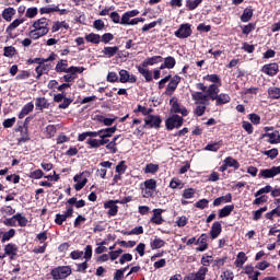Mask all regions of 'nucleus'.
I'll return each instance as SVG.
<instances>
[{
  "label": "nucleus",
  "instance_id": "nucleus-60",
  "mask_svg": "<svg viewBox=\"0 0 280 280\" xmlns=\"http://www.w3.org/2000/svg\"><path fill=\"white\" fill-rule=\"evenodd\" d=\"M253 30H255V24L249 23L243 27V34L248 35L253 32Z\"/></svg>",
  "mask_w": 280,
  "mask_h": 280
},
{
  "label": "nucleus",
  "instance_id": "nucleus-42",
  "mask_svg": "<svg viewBox=\"0 0 280 280\" xmlns=\"http://www.w3.org/2000/svg\"><path fill=\"white\" fill-rule=\"evenodd\" d=\"M206 80H208V82H213V84H218L219 86L222 85L220 77L218 74H208L206 77Z\"/></svg>",
  "mask_w": 280,
  "mask_h": 280
},
{
  "label": "nucleus",
  "instance_id": "nucleus-15",
  "mask_svg": "<svg viewBox=\"0 0 280 280\" xmlns=\"http://www.w3.org/2000/svg\"><path fill=\"white\" fill-rule=\"evenodd\" d=\"M120 75V82L126 83L130 82L131 84L137 82V78L135 75H130L127 70H120L119 71Z\"/></svg>",
  "mask_w": 280,
  "mask_h": 280
},
{
  "label": "nucleus",
  "instance_id": "nucleus-2",
  "mask_svg": "<svg viewBox=\"0 0 280 280\" xmlns=\"http://www.w3.org/2000/svg\"><path fill=\"white\" fill-rule=\"evenodd\" d=\"M50 275L54 280L67 279V277L71 275V267L69 266L57 267L51 270Z\"/></svg>",
  "mask_w": 280,
  "mask_h": 280
},
{
  "label": "nucleus",
  "instance_id": "nucleus-29",
  "mask_svg": "<svg viewBox=\"0 0 280 280\" xmlns=\"http://www.w3.org/2000/svg\"><path fill=\"white\" fill-rule=\"evenodd\" d=\"M97 121H101L104 124V126H113L115 121L117 120V117L115 118H105L104 116H96Z\"/></svg>",
  "mask_w": 280,
  "mask_h": 280
},
{
  "label": "nucleus",
  "instance_id": "nucleus-32",
  "mask_svg": "<svg viewBox=\"0 0 280 280\" xmlns=\"http://www.w3.org/2000/svg\"><path fill=\"white\" fill-rule=\"evenodd\" d=\"M138 71L143 75L147 82H152V72H150V70L139 67Z\"/></svg>",
  "mask_w": 280,
  "mask_h": 280
},
{
  "label": "nucleus",
  "instance_id": "nucleus-46",
  "mask_svg": "<svg viewBox=\"0 0 280 280\" xmlns=\"http://www.w3.org/2000/svg\"><path fill=\"white\" fill-rule=\"evenodd\" d=\"M61 27L69 30V24H67V22H56L52 26V32H58Z\"/></svg>",
  "mask_w": 280,
  "mask_h": 280
},
{
  "label": "nucleus",
  "instance_id": "nucleus-57",
  "mask_svg": "<svg viewBox=\"0 0 280 280\" xmlns=\"http://www.w3.org/2000/svg\"><path fill=\"white\" fill-rule=\"evenodd\" d=\"M207 205H209V201L207 199H201L195 203V207H197V209H206Z\"/></svg>",
  "mask_w": 280,
  "mask_h": 280
},
{
  "label": "nucleus",
  "instance_id": "nucleus-51",
  "mask_svg": "<svg viewBox=\"0 0 280 280\" xmlns=\"http://www.w3.org/2000/svg\"><path fill=\"white\" fill-rule=\"evenodd\" d=\"M35 106L37 108H46L47 107V100L45 97H39L36 100Z\"/></svg>",
  "mask_w": 280,
  "mask_h": 280
},
{
  "label": "nucleus",
  "instance_id": "nucleus-39",
  "mask_svg": "<svg viewBox=\"0 0 280 280\" xmlns=\"http://www.w3.org/2000/svg\"><path fill=\"white\" fill-rule=\"evenodd\" d=\"M100 39H101L100 35L94 33L85 36V40H88V43H94V45L100 44Z\"/></svg>",
  "mask_w": 280,
  "mask_h": 280
},
{
  "label": "nucleus",
  "instance_id": "nucleus-53",
  "mask_svg": "<svg viewBox=\"0 0 280 280\" xmlns=\"http://www.w3.org/2000/svg\"><path fill=\"white\" fill-rule=\"evenodd\" d=\"M195 195H196V190L194 188L185 189L183 192V196L186 199L194 198Z\"/></svg>",
  "mask_w": 280,
  "mask_h": 280
},
{
  "label": "nucleus",
  "instance_id": "nucleus-44",
  "mask_svg": "<svg viewBox=\"0 0 280 280\" xmlns=\"http://www.w3.org/2000/svg\"><path fill=\"white\" fill-rule=\"evenodd\" d=\"M205 150L208 152H218V150H220V143L214 142V143L207 144L205 147Z\"/></svg>",
  "mask_w": 280,
  "mask_h": 280
},
{
  "label": "nucleus",
  "instance_id": "nucleus-6",
  "mask_svg": "<svg viewBox=\"0 0 280 280\" xmlns=\"http://www.w3.org/2000/svg\"><path fill=\"white\" fill-rule=\"evenodd\" d=\"M145 126H149V128H160L161 126V117L154 116V115H148L144 118Z\"/></svg>",
  "mask_w": 280,
  "mask_h": 280
},
{
  "label": "nucleus",
  "instance_id": "nucleus-22",
  "mask_svg": "<svg viewBox=\"0 0 280 280\" xmlns=\"http://www.w3.org/2000/svg\"><path fill=\"white\" fill-rule=\"evenodd\" d=\"M233 209H235V206L233 205L225 206L223 209L219 211V218H229Z\"/></svg>",
  "mask_w": 280,
  "mask_h": 280
},
{
  "label": "nucleus",
  "instance_id": "nucleus-55",
  "mask_svg": "<svg viewBox=\"0 0 280 280\" xmlns=\"http://www.w3.org/2000/svg\"><path fill=\"white\" fill-rule=\"evenodd\" d=\"M266 156H269V159H277L279 156V150L277 149H271L268 151H265Z\"/></svg>",
  "mask_w": 280,
  "mask_h": 280
},
{
  "label": "nucleus",
  "instance_id": "nucleus-24",
  "mask_svg": "<svg viewBox=\"0 0 280 280\" xmlns=\"http://www.w3.org/2000/svg\"><path fill=\"white\" fill-rule=\"evenodd\" d=\"M119 51V47L114 46V47H105L103 49V54L104 56H106L107 58H113V56H115L117 52Z\"/></svg>",
  "mask_w": 280,
  "mask_h": 280
},
{
  "label": "nucleus",
  "instance_id": "nucleus-1",
  "mask_svg": "<svg viewBox=\"0 0 280 280\" xmlns=\"http://www.w3.org/2000/svg\"><path fill=\"white\" fill-rule=\"evenodd\" d=\"M34 30L28 33L30 38L33 40H38L42 36L49 34V20L47 18H42L33 23Z\"/></svg>",
  "mask_w": 280,
  "mask_h": 280
},
{
  "label": "nucleus",
  "instance_id": "nucleus-58",
  "mask_svg": "<svg viewBox=\"0 0 280 280\" xmlns=\"http://www.w3.org/2000/svg\"><path fill=\"white\" fill-rule=\"evenodd\" d=\"M126 261H132V254H124L120 259L119 264L124 265Z\"/></svg>",
  "mask_w": 280,
  "mask_h": 280
},
{
  "label": "nucleus",
  "instance_id": "nucleus-47",
  "mask_svg": "<svg viewBox=\"0 0 280 280\" xmlns=\"http://www.w3.org/2000/svg\"><path fill=\"white\" fill-rule=\"evenodd\" d=\"M270 191H272V186L267 185L264 188H260L256 194H255V198L261 196L262 194H270Z\"/></svg>",
  "mask_w": 280,
  "mask_h": 280
},
{
  "label": "nucleus",
  "instance_id": "nucleus-25",
  "mask_svg": "<svg viewBox=\"0 0 280 280\" xmlns=\"http://www.w3.org/2000/svg\"><path fill=\"white\" fill-rule=\"evenodd\" d=\"M32 110H34V104H32V103L26 104L22 108V110L19 115V119H23V117H25L26 115H30V113H32Z\"/></svg>",
  "mask_w": 280,
  "mask_h": 280
},
{
  "label": "nucleus",
  "instance_id": "nucleus-41",
  "mask_svg": "<svg viewBox=\"0 0 280 280\" xmlns=\"http://www.w3.org/2000/svg\"><path fill=\"white\" fill-rule=\"evenodd\" d=\"M13 218H15V222H19V226H27V218L22 217L21 213L14 214Z\"/></svg>",
  "mask_w": 280,
  "mask_h": 280
},
{
  "label": "nucleus",
  "instance_id": "nucleus-59",
  "mask_svg": "<svg viewBox=\"0 0 280 280\" xmlns=\"http://www.w3.org/2000/svg\"><path fill=\"white\" fill-rule=\"evenodd\" d=\"M88 145H90V148H100V140L97 139H88L86 141Z\"/></svg>",
  "mask_w": 280,
  "mask_h": 280
},
{
  "label": "nucleus",
  "instance_id": "nucleus-63",
  "mask_svg": "<svg viewBox=\"0 0 280 280\" xmlns=\"http://www.w3.org/2000/svg\"><path fill=\"white\" fill-rule=\"evenodd\" d=\"M233 271H224L222 275H221V279L222 280H233Z\"/></svg>",
  "mask_w": 280,
  "mask_h": 280
},
{
  "label": "nucleus",
  "instance_id": "nucleus-8",
  "mask_svg": "<svg viewBox=\"0 0 280 280\" xmlns=\"http://www.w3.org/2000/svg\"><path fill=\"white\" fill-rule=\"evenodd\" d=\"M171 104H172V113H179L180 115H183V117H187L188 113H187V108L180 106V104H178V101L176 98H172L171 100Z\"/></svg>",
  "mask_w": 280,
  "mask_h": 280
},
{
  "label": "nucleus",
  "instance_id": "nucleus-30",
  "mask_svg": "<svg viewBox=\"0 0 280 280\" xmlns=\"http://www.w3.org/2000/svg\"><path fill=\"white\" fill-rule=\"evenodd\" d=\"M250 19H253V9H245L241 16V21L243 23H248Z\"/></svg>",
  "mask_w": 280,
  "mask_h": 280
},
{
  "label": "nucleus",
  "instance_id": "nucleus-28",
  "mask_svg": "<svg viewBox=\"0 0 280 280\" xmlns=\"http://www.w3.org/2000/svg\"><path fill=\"white\" fill-rule=\"evenodd\" d=\"M207 272H209V269L207 267H200L198 272L195 275L194 280H205V277H207Z\"/></svg>",
  "mask_w": 280,
  "mask_h": 280
},
{
  "label": "nucleus",
  "instance_id": "nucleus-50",
  "mask_svg": "<svg viewBox=\"0 0 280 280\" xmlns=\"http://www.w3.org/2000/svg\"><path fill=\"white\" fill-rule=\"evenodd\" d=\"M266 211H268V207H262V208H260V209H258V210H256L255 212H254V218H253V220H259L260 218H261V213H264V212H266Z\"/></svg>",
  "mask_w": 280,
  "mask_h": 280
},
{
  "label": "nucleus",
  "instance_id": "nucleus-64",
  "mask_svg": "<svg viewBox=\"0 0 280 280\" xmlns=\"http://www.w3.org/2000/svg\"><path fill=\"white\" fill-rule=\"evenodd\" d=\"M43 175H44V173L40 170L31 172V177L35 178V179L43 178Z\"/></svg>",
  "mask_w": 280,
  "mask_h": 280
},
{
  "label": "nucleus",
  "instance_id": "nucleus-38",
  "mask_svg": "<svg viewBox=\"0 0 280 280\" xmlns=\"http://www.w3.org/2000/svg\"><path fill=\"white\" fill-rule=\"evenodd\" d=\"M35 71L37 73V78H40L45 71H49V65H45V62L39 63Z\"/></svg>",
  "mask_w": 280,
  "mask_h": 280
},
{
  "label": "nucleus",
  "instance_id": "nucleus-4",
  "mask_svg": "<svg viewBox=\"0 0 280 280\" xmlns=\"http://www.w3.org/2000/svg\"><path fill=\"white\" fill-rule=\"evenodd\" d=\"M177 38H189L191 36V25L182 24L179 28L175 32Z\"/></svg>",
  "mask_w": 280,
  "mask_h": 280
},
{
  "label": "nucleus",
  "instance_id": "nucleus-45",
  "mask_svg": "<svg viewBox=\"0 0 280 280\" xmlns=\"http://www.w3.org/2000/svg\"><path fill=\"white\" fill-rule=\"evenodd\" d=\"M15 54H16V48H14V46L4 47V56L7 58H10V57L14 56Z\"/></svg>",
  "mask_w": 280,
  "mask_h": 280
},
{
  "label": "nucleus",
  "instance_id": "nucleus-16",
  "mask_svg": "<svg viewBox=\"0 0 280 280\" xmlns=\"http://www.w3.org/2000/svg\"><path fill=\"white\" fill-rule=\"evenodd\" d=\"M218 93H220V85L211 84L207 90V95L210 100L215 101L218 98Z\"/></svg>",
  "mask_w": 280,
  "mask_h": 280
},
{
  "label": "nucleus",
  "instance_id": "nucleus-54",
  "mask_svg": "<svg viewBox=\"0 0 280 280\" xmlns=\"http://www.w3.org/2000/svg\"><path fill=\"white\" fill-rule=\"evenodd\" d=\"M15 122H16V118L13 117V118L5 119L2 124V126H3V128H12Z\"/></svg>",
  "mask_w": 280,
  "mask_h": 280
},
{
  "label": "nucleus",
  "instance_id": "nucleus-10",
  "mask_svg": "<svg viewBox=\"0 0 280 280\" xmlns=\"http://www.w3.org/2000/svg\"><path fill=\"white\" fill-rule=\"evenodd\" d=\"M16 253H19V246H16V244L10 243L4 246V255H8L10 259H14Z\"/></svg>",
  "mask_w": 280,
  "mask_h": 280
},
{
  "label": "nucleus",
  "instance_id": "nucleus-49",
  "mask_svg": "<svg viewBox=\"0 0 280 280\" xmlns=\"http://www.w3.org/2000/svg\"><path fill=\"white\" fill-rule=\"evenodd\" d=\"M163 246H165V241L161 238H155L151 244V248H163Z\"/></svg>",
  "mask_w": 280,
  "mask_h": 280
},
{
  "label": "nucleus",
  "instance_id": "nucleus-26",
  "mask_svg": "<svg viewBox=\"0 0 280 280\" xmlns=\"http://www.w3.org/2000/svg\"><path fill=\"white\" fill-rule=\"evenodd\" d=\"M174 69V67H176V59H174V57H166L164 59V66H161L160 69Z\"/></svg>",
  "mask_w": 280,
  "mask_h": 280
},
{
  "label": "nucleus",
  "instance_id": "nucleus-48",
  "mask_svg": "<svg viewBox=\"0 0 280 280\" xmlns=\"http://www.w3.org/2000/svg\"><path fill=\"white\" fill-rule=\"evenodd\" d=\"M39 12L40 14H51V12H60V9L58 7L42 8Z\"/></svg>",
  "mask_w": 280,
  "mask_h": 280
},
{
  "label": "nucleus",
  "instance_id": "nucleus-13",
  "mask_svg": "<svg viewBox=\"0 0 280 280\" xmlns=\"http://www.w3.org/2000/svg\"><path fill=\"white\" fill-rule=\"evenodd\" d=\"M115 132H117V126L98 130V137L101 139H108V137H113V135H115Z\"/></svg>",
  "mask_w": 280,
  "mask_h": 280
},
{
  "label": "nucleus",
  "instance_id": "nucleus-27",
  "mask_svg": "<svg viewBox=\"0 0 280 280\" xmlns=\"http://www.w3.org/2000/svg\"><path fill=\"white\" fill-rule=\"evenodd\" d=\"M246 254L244 252H240L237 254V258L235 260V264L237 266V268H242L244 266V264H246Z\"/></svg>",
  "mask_w": 280,
  "mask_h": 280
},
{
  "label": "nucleus",
  "instance_id": "nucleus-21",
  "mask_svg": "<svg viewBox=\"0 0 280 280\" xmlns=\"http://www.w3.org/2000/svg\"><path fill=\"white\" fill-rule=\"evenodd\" d=\"M14 14H16V11L14 10V8H7L3 10L2 12V18L4 19V21H12V18L14 16Z\"/></svg>",
  "mask_w": 280,
  "mask_h": 280
},
{
  "label": "nucleus",
  "instance_id": "nucleus-20",
  "mask_svg": "<svg viewBox=\"0 0 280 280\" xmlns=\"http://www.w3.org/2000/svg\"><path fill=\"white\" fill-rule=\"evenodd\" d=\"M217 106H222V104H229L231 102V96L229 94H218L217 98Z\"/></svg>",
  "mask_w": 280,
  "mask_h": 280
},
{
  "label": "nucleus",
  "instance_id": "nucleus-14",
  "mask_svg": "<svg viewBox=\"0 0 280 280\" xmlns=\"http://www.w3.org/2000/svg\"><path fill=\"white\" fill-rule=\"evenodd\" d=\"M266 137L269 138L268 142L271 144L280 143V133L277 130L271 133H269V132L264 133L261 136V139H266Z\"/></svg>",
  "mask_w": 280,
  "mask_h": 280
},
{
  "label": "nucleus",
  "instance_id": "nucleus-17",
  "mask_svg": "<svg viewBox=\"0 0 280 280\" xmlns=\"http://www.w3.org/2000/svg\"><path fill=\"white\" fill-rule=\"evenodd\" d=\"M163 209H154L153 210V215L151 218V222L153 224H163Z\"/></svg>",
  "mask_w": 280,
  "mask_h": 280
},
{
  "label": "nucleus",
  "instance_id": "nucleus-61",
  "mask_svg": "<svg viewBox=\"0 0 280 280\" xmlns=\"http://www.w3.org/2000/svg\"><path fill=\"white\" fill-rule=\"evenodd\" d=\"M67 218L68 217L66 214H57L55 222H56V224L62 225V222H66Z\"/></svg>",
  "mask_w": 280,
  "mask_h": 280
},
{
  "label": "nucleus",
  "instance_id": "nucleus-23",
  "mask_svg": "<svg viewBox=\"0 0 280 280\" xmlns=\"http://www.w3.org/2000/svg\"><path fill=\"white\" fill-rule=\"evenodd\" d=\"M156 62H163V57L154 56V57L148 58L143 61V67L156 65Z\"/></svg>",
  "mask_w": 280,
  "mask_h": 280
},
{
  "label": "nucleus",
  "instance_id": "nucleus-62",
  "mask_svg": "<svg viewBox=\"0 0 280 280\" xmlns=\"http://www.w3.org/2000/svg\"><path fill=\"white\" fill-rule=\"evenodd\" d=\"M116 172L118 174H124L126 172V162L121 161L117 166H116Z\"/></svg>",
  "mask_w": 280,
  "mask_h": 280
},
{
  "label": "nucleus",
  "instance_id": "nucleus-33",
  "mask_svg": "<svg viewBox=\"0 0 280 280\" xmlns=\"http://www.w3.org/2000/svg\"><path fill=\"white\" fill-rule=\"evenodd\" d=\"M156 172H159L158 164L150 163L144 167V174H156Z\"/></svg>",
  "mask_w": 280,
  "mask_h": 280
},
{
  "label": "nucleus",
  "instance_id": "nucleus-3",
  "mask_svg": "<svg viewBox=\"0 0 280 280\" xmlns=\"http://www.w3.org/2000/svg\"><path fill=\"white\" fill-rule=\"evenodd\" d=\"M183 126V117L173 115L166 120L167 130H174V128H180Z\"/></svg>",
  "mask_w": 280,
  "mask_h": 280
},
{
  "label": "nucleus",
  "instance_id": "nucleus-34",
  "mask_svg": "<svg viewBox=\"0 0 280 280\" xmlns=\"http://www.w3.org/2000/svg\"><path fill=\"white\" fill-rule=\"evenodd\" d=\"M14 235H16V231L14 229H11L8 232H4L2 236V244H4V242H10V240H12Z\"/></svg>",
  "mask_w": 280,
  "mask_h": 280
},
{
  "label": "nucleus",
  "instance_id": "nucleus-36",
  "mask_svg": "<svg viewBox=\"0 0 280 280\" xmlns=\"http://www.w3.org/2000/svg\"><path fill=\"white\" fill-rule=\"evenodd\" d=\"M202 3V0H187L186 1V8L189 10H196L198 5Z\"/></svg>",
  "mask_w": 280,
  "mask_h": 280
},
{
  "label": "nucleus",
  "instance_id": "nucleus-40",
  "mask_svg": "<svg viewBox=\"0 0 280 280\" xmlns=\"http://www.w3.org/2000/svg\"><path fill=\"white\" fill-rule=\"evenodd\" d=\"M65 67H67V60H60L57 63L55 71H57V73H66L67 68H65Z\"/></svg>",
  "mask_w": 280,
  "mask_h": 280
},
{
  "label": "nucleus",
  "instance_id": "nucleus-43",
  "mask_svg": "<svg viewBox=\"0 0 280 280\" xmlns=\"http://www.w3.org/2000/svg\"><path fill=\"white\" fill-rule=\"evenodd\" d=\"M145 189L150 191H154L156 189V180L155 179H148L144 182Z\"/></svg>",
  "mask_w": 280,
  "mask_h": 280
},
{
  "label": "nucleus",
  "instance_id": "nucleus-12",
  "mask_svg": "<svg viewBox=\"0 0 280 280\" xmlns=\"http://www.w3.org/2000/svg\"><path fill=\"white\" fill-rule=\"evenodd\" d=\"M264 73L267 75H277L279 73V65L277 63H269L262 67Z\"/></svg>",
  "mask_w": 280,
  "mask_h": 280
},
{
  "label": "nucleus",
  "instance_id": "nucleus-9",
  "mask_svg": "<svg viewBox=\"0 0 280 280\" xmlns=\"http://www.w3.org/2000/svg\"><path fill=\"white\" fill-rule=\"evenodd\" d=\"M83 176H84V173L80 175H75L73 177L74 183H77L74 185L75 191H80V189H82L86 185V183H89V179H86V177H83Z\"/></svg>",
  "mask_w": 280,
  "mask_h": 280
},
{
  "label": "nucleus",
  "instance_id": "nucleus-37",
  "mask_svg": "<svg viewBox=\"0 0 280 280\" xmlns=\"http://www.w3.org/2000/svg\"><path fill=\"white\" fill-rule=\"evenodd\" d=\"M268 93H269V97H271V100L280 98V89L279 88H270L268 90Z\"/></svg>",
  "mask_w": 280,
  "mask_h": 280
},
{
  "label": "nucleus",
  "instance_id": "nucleus-18",
  "mask_svg": "<svg viewBox=\"0 0 280 280\" xmlns=\"http://www.w3.org/2000/svg\"><path fill=\"white\" fill-rule=\"evenodd\" d=\"M221 233H222V224L220 222H214L210 231L211 238L215 240L218 235H220Z\"/></svg>",
  "mask_w": 280,
  "mask_h": 280
},
{
  "label": "nucleus",
  "instance_id": "nucleus-31",
  "mask_svg": "<svg viewBox=\"0 0 280 280\" xmlns=\"http://www.w3.org/2000/svg\"><path fill=\"white\" fill-rule=\"evenodd\" d=\"M23 23V20H14L8 27H7V34H9V36H11L12 31L16 30V27H19V25H21Z\"/></svg>",
  "mask_w": 280,
  "mask_h": 280
},
{
  "label": "nucleus",
  "instance_id": "nucleus-7",
  "mask_svg": "<svg viewBox=\"0 0 280 280\" xmlns=\"http://www.w3.org/2000/svg\"><path fill=\"white\" fill-rule=\"evenodd\" d=\"M278 174H280V166H273L271 168L260 171V176H262V178H275Z\"/></svg>",
  "mask_w": 280,
  "mask_h": 280
},
{
  "label": "nucleus",
  "instance_id": "nucleus-52",
  "mask_svg": "<svg viewBox=\"0 0 280 280\" xmlns=\"http://www.w3.org/2000/svg\"><path fill=\"white\" fill-rule=\"evenodd\" d=\"M36 14H38V9L37 8H28L26 10L27 19H34V16H36Z\"/></svg>",
  "mask_w": 280,
  "mask_h": 280
},
{
  "label": "nucleus",
  "instance_id": "nucleus-56",
  "mask_svg": "<svg viewBox=\"0 0 280 280\" xmlns=\"http://www.w3.org/2000/svg\"><path fill=\"white\" fill-rule=\"evenodd\" d=\"M143 233V226H137L130 232H127V235H142Z\"/></svg>",
  "mask_w": 280,
  "mask_h": 280
},
{
  "label": "nucleus",
  "instance_id": "nucleus-19",
  "mask_svg": "<svg viewBox=\"0 0 280 280\" xmlns=\"http://www.w3.org/2000/svg\"><path fill=\"white\" fill-rule=\"evenodd\" d=\"M192 100H195V102H200V104H205V102H209V95L203 94L202 92H196L192 94Z\"/></svg>",
  "mask_w": 280,
  "mask_h": 280
},
{
  "label": "nucleus",
  "instance_id": "nucleus-11",
  "mask_svg": "<svg viewBox=\"0 0 280 280\" xmlns=\"http://www.w3.org/2000/svg\"><path fill=\"white\" fill-rule=\"evenodd\" d=\"M180 83V77L175 75L173 79L170 81L167 88H166V95H172L174 91H176V88Z\"/></svg>",
  "mask_w": 280,
  "mask_h": 280
},
{
  "label": "nucleus",
  "instance_id": "nucleus-5",
  "mask_svg": "<svg viewBox=\"0 0 280 280\" xmlns=\"http://www.w3.org/2000/svg\"><path fill=\"white\" fill-rule=\"evenodd\" d=\"M117 202H119V200H109L104 203V209H109L107 212V215L109 217L117 215V212L119 211V207L117 206Z\"/></svg>",
  "mask_w": 280,
  "mask_h": 280
},
{
  "label": "nucleus",
  "instance_id": "nucleus-35",
  "mask_svg": "<svg viewBox=\"0 0 280 280\" xmlns=\"http://www.w3.org/2000/svg\"><path fill=\"white\" fill-rule=\"evenodd\" d=\"M224 163H226L228 167H234V170H238L240 168V162H237L235 159L233 158H226L224 160Z\"/></svg>",
  "mask_w": 280,
  "mask_h": 280
}]
</instances>
